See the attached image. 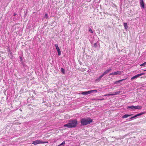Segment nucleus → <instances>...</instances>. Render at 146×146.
<instances>
[{
    "mask_svg": "<svg viewBox=\"0 0 146 146\" xmlns=\"http://www.w3.org/2000/svg\"><path fill=\"white\" fill-rule=\"evenodd\" d=\"M78 124V122L76 119L70 120L69 123L64 124V127L69 128H74L76 127Z\"/></svg>",
    "mask_w": 146,
    "mask_h": 146,
    "instance_id": "f257e3e1",
    "label": "nucleus"
},
{
    "mask_svg": "<svg viewBox=\"0 0 146 146\" xmlns=\"http://www.w3.org/2000/svg\"><path fill=\"white\" fill-rule=\"evenodd\" d=\"M92 119L89 118L87 119L83 118L81 119L80 122L81 125L82 126H84L90 124L92 122Z\"/></svg>",
    "mask_w": 146,
    "mask_h": 146,
    "instance_id": "f03ea898",
    "label": "nucleus"
},
{
    "mask_svg": "<svg viewBox=\"0 0 146 146\" xmlns=\"http://www.w3.org/2000/svg\"><path fill=\"white\" fill-rule=\"evenodd\" d=\"M48 143V142H44L40 140H37L35 141H33L32 144H33L35 145H36L38 144H39L40 143Z\"/></svg>",
    "mask_w": 146,
    "mask_h": 146,
    "instance_id": "7ed1b4c3",
    "label": "nucleus"
},
{
    "mask_svg": "<svg viewBox=\"0 0 146 146\" xmlns=\"http://www.w3.org/2000/svg\"><path fill=\"white\" fill-rule=\"evenodd\" d=\"M145 113V112H141L139 113L138 114H137L136 115H135L133 116L132 117H131L130 119H127V120L129 119V121H131L132 120V119H134L136 117L139 116L140 115H141L144 113Z\"/></svg>",
    "mask_w": 146,
    "mask_h": 146,
    "instance_id": "20e7f679",
    "label": "nucleus"
},
{
    "mask_svg": "<svg viewBox=\"0 0 146 146\" xmlns=\"http://www.w3.org/2000/svg\"><path fill=\"white\" fill-rule=\"evenodd\" d=\"M121 71H117V72H114L110 73V75H113V76H115L118 75H119L121 74Z\"/></svg>",
    "mask_w": 146,
    "mask_h": 146,
    "instance_id": "39448f33",
    "label": "nucleus"
},
{
    "mask_svg": "<svg viewBox=\"0 0 146 146\" xmlns=\"http://www.w3.org/2000/svg\"><path fill=\"white\" fill-rule=\"evenodd\" d=\"M145 74V73H142L137 74L135 75L134 76H133L131 78V80H133L135 78H138V77H139L140 76H141L142 75Z\"/></svg>",
    "mask_w": 146,
    "mask_h": 146,
    "instance_id": "423d86ee",
    "label": "nucleus"
},
{
    "mask_svg": "<svg viewBox=\"0 0 146 146\" xmlns=\"http://www.w3.org/2000/svg\"><path fill=\"white\" fill-rule=\"evenodd\" d=\"M55 46L57 51L58 52V55L60 56L61 54V51L60 50V49L58 47V45L57 44H56L54 45Z\"/></svg>",
    "mask_w": 146,
    "mask_h": 146,
    "instance_id": "0eeeda50",
    "label": "nucleus"
},
{
    "mask_svg": "<svg viewBox=\"0 0 146 146\" xmlns=\"http://www.w3.org/2000/svg\"><path fill=\"white\" fill-rule=\"evenodd\" d=\"M140 6L142 8L144 9L145 6L143 0H139Z\"/></svg>",
    "mask_w": 146,
    "mask_h": 146,
    "instance_id": "6e6552de",
    "label": "nucleus"
},
{
    "mask_svg": "<svg viewBox=\"0 0 146 146\" xmlns=\"http://www.w3.org/2000/svg\"><path fill=\"white\" fill-rule=\"evenodd\" d=\"M80 93L84 95H86L88 94H90V91H85V92H80Z\"/></svg>",
    "mask_w": 146,
    "mask_h": 146,
    "instance_id": "1a4fd4ad",
    "label": "nucleus"
},
{
    "mask_svg": "<svg viewBox=\"0 0 146 146\" xmlns=\"http://www.w3.org/2000/svg\"><path fill=\"white\" fill-rule=\"evenodd\" d=\"M112 69L111 68H109L108 69L104 71L102 75L104 76L105 74L108 73Z\"/></svg>",
    "mask_w": 146,
    "mask_h": 146,
    "instance_id": "9d476101",
    "label": "nucleus"
},
{
    "mask_svg": "<svg viewBox=\"0 0 146 146\" xmlns=\"http://www.w3.org/2000/svg\"><path fill=\"white\" fill-rule=\"evenodd\" d=\"M104 76L102 74L100 76H99L98 78L96 79L95 80V81L96 82H99L101 80V78Z\"/></svg>",
    "mask_w": 146,
    "mask_h": 146,
    "instance_id": "9b49d317",
    "label": "nucleus"
},
{
    "mask_svg": "<svg viewBox=\"0 0 146 146\" xmlns=\"http://www.w3.org/2000/svg\"><path fill=\"white\" fill-rule=\"evenodd\" d=\"M133 114H126L124 115L123 116H122V118H126L127 117H128L129 116H131L132 115H133Z\"/></svg>",
    "mask_w": 146,
    "mask_h": 146,
    "instance_id": "f8f14e48",
    "label": "nucleus"
},
{
    "mask_svg": "<svg viewBox=\"0 0 146 146\" xmlns=\"http://www.w3.org/2000/svg\"><path fill=\"white\" fill-rule=\"evenodd\" d=\"M121 92L120 91L116 92L114 93L113 94H111L110 96H113L114 95H117L119 94Z\"/></svg>",
    "mask_w": 146,
    "mask_h": 146,
    "instance_id": "ddd939ff",
    "label": "nucleus"
},
{
    "mask_svg": "<svg viewBox=\"0 0 146 146\" xmlns=\"http://www.w3.org/2000/svg\"><path fill=\"white\" fill-rule=\"evenodd\" d=\"M127 109H131V110H133L135 109V106H128L127 107Z\"/></svg>",
    "mask_w": 146,
    "mask_h": 146,
    "instance_id": "4468645a",
    "label": "nucleus"
},
{
    "mask_svg": "<svg viewBox=\"0 0 146 146\" xmlns=\"http://www.w3.org/2000/svg\"><path fill=\"white\" fill-rule=\"evenodd\" d=\"M123 25L125 29L127 30L128 28L127 23H123Z\"/></svg>",
    "mask_w": 146,
    "mask_h": 146,
    "instance_id": "2eb2a0df",
    "label": "nucleus"
},
{
    "mask_svg": "<svg viewBox=\"0 0 146 146\" xmlns=\"http://www.w3.org/2000/svg\"><path fill=\"white\" fill-rule=\"evenodd\" d=\"M135 109H141L142 108V107L141 106H135Z\"/></svg>",
    "mask_w": 146,
    "mask_h": 146,
    "instance_id": "dca6fc26",
    "label": "nucleus"
},
{
    "mask_svg": "<svg viewBox=\"0 0 146 146\" xmlns=\"http://www.w3.org/2000/svg\"><path fill=\"white\" fill-rule=\"evenodd\" d=\"M65 144V141H63L61 144L57 146H64Z\"/></svg>",
    "mask_w": 146,
    "mask_h": 146,
    "instance_id": "f3484780",
    "label": "nucleus"
},
{
    "mask_svg": "<svg viewBox=\"0 0 146 146\" xmlns=\"http://www.w3.org/2000/svg\"><path fill=\"white\" fill-rule=\"evenodd\" d=\"M90 92L91 94L93 92L96 93L97 92V91L96 90H90Z\"/></svg>",
    "mask_w": 146,
    "mask_h": 146,
    "instance_id": "a211bd4d",
    "label": "nucleus"
},
{
    "mask_svg": "<svg viewBox=\"0 0 146 146\" xmlns=\"http://www.w3.org/2000/svg\"><path fill=\"white\" fill-rule=\"evenodd\" d=\"M127 78H125V79H121V80H119L117 81V83L120 82H122L123 81H124V80H126V79H127Z\"/></svg>",
    "mask_w": 146,
    "mask_h": 146,
    "instance_id": "6ab92c4d",
    "label": "nucleus"
},
{
    "mask_svg": "<svg viewBox=\"0 0 146 146\" xmlns=\"http://www.w3.org/2000/svg\"><path fill=\"white\" fill-rule=\"evenodd\" d=\"M141 66H146V62L140 65Z\"/></svg>",
    "mask_w": 146,
    "mask_h": 146,
    "instance_id": "aec40b11",
    "label": "nucleus"
},
{
    "mask_svg": "<svg viewBox=\"0 0 146 146\" xmlns=\"http://www.w3.org/2000/svg\"><path fill=\"white\" fill-rule=\"evenodd\" d=\"M98 44L97 42H96L94 44L93 46L95 48H96L98 47Z\"/></svg>",
    "mask_w": 146,
    "mask_h": 146,
    "instance_id": "412c9836",
    "label": "nucleus"
},
{
    "mask_svg": "<svg viewBox=\"0 0 146 146\" xmlns=\"http://www.w3.org/2000/svg\"><path fill=\"white\" fill-rule=\"evenodd\" d=\"M21 63L22 66L25 68V67L27 66L23 62H22Z\"/></svg>",
    "mask_w": 146,
    "mask_h": 146,
    "instance_id": "4be33fe9",
    "label": "nucleus"
},
{
    "mask_svg": "<svg viewBox=\"0 0 146 146\" xmlns=\"http://www.w3.org/2000/svg\"><path fill=\"white\" fill-rule=\"evenodd\" d=\"M61 72H62L64 74H65V70L63 68H61Z\"/></svg>",
    "mask_w": 146,
    "mask_h": 146,
    "instance_id": "5701e85b",
    "label": "nucleus"
},
{
    "mask_svg": "<svg viewBox=\"0 0 146 146\" xmlns=\"http://www.w3.org/2000/svg\"><path fill=\"white\" fill-rule=\"evenodd\" d=\"M89 31L90 32V33H93V31L90 28L89 29Z\"/></svg>",
    "mask_w": 146,
    "mask_h": 146,
    "instance_id": "b1692460",
    "label": "nucleus"
},
{
    "mask_svg": "<svg viewBox=\"0 0 146 146\" xmlns=\"http://www.w3.org/2000/svg\"><path fill=\"white\" fill-rule=\"evenodd\" d=\"M20 61H21V62H23V59H22V57H20Z\"/></svg>",
    "mask_w": 146,
    "mask_h": 146,
    "instance_id": "393cba45",
    "label": "nucleus"
},
{
    "mask_svg": "<svg viewBox=\"0 0 146 146\" xmlns=\"http://www.w3.org/2000/svg\"><path fill=\"white\" fill-rule=\"evenodd\" d=\"M110 95H111V94H105V95H104L103 96H110Z\"/></svg>",
    "mask_w": 146,
    "mask_h": 146,
    "instance_id": "a878e982",
    "label": "nucleus"
},
{
    "mask_svg": "<svg viewBox=\"0 0 146 146\" xmlns=\"http://www.w3.org/2000/svg\"><path fill=\"white\" fill-rule=\"evenodd\" d=\"M44 17H48V14L45 13V14Z\"/></svg>",
    "mask_w": 146,
    "mask_h": 146,
    "instance_id": "bb28decb",
    "label": "nucleus"
},
{
    "mask_svg": "<svg viewBox=\"0 0 146 146\" xmlns=\"http://www.w3.org/2000/svg\"><path fill=\"white\" fill-rule=\"evenodd\" d=\"M104 100V98H102V99H98V100Z\"/></svg>",
    "mask_w": 146,
    "mask_h": 146,
    "instance_id": "cd10ccee",
    "label": "nucleus"
},
{
    "mask_svg": "<svg viewBox=\"0 0 146 146\" xmlns=\"http://www.w3.org/2000/svg\"><path fill=\"white\" fill-rule=\"evenodd\" d=\"M118 83L117 82V81H116L114 82V84H117Z\"/></svg>",
    "mask_w": 146,
    "mask_h": 146,
    "instance_id": "c85d7f7f",
    "label": "nucleus"
},
{
    "mask_svg": "<svg viewBox=\"0 0 146 146\" xmlns=\"http://www.w3.org/2000/svg\"><path fill=\"white\" fill-rule=\"evenodd\" d=\"M16 15H17V14H16V13H14L13 15H14V16H16Z\"/></svg>",
    "mask_w": 146,
    "mask_h": 146,
    "instance_id": "c756f323",
    "label": "nucleus"
},
{
    "mask_svg": "<svg viewBox=\"0 0 146 146\" xmlns=\"http://www.w3.org/2000/svg\"><path fill=\"white\" fill-rule=\"evenodd\" d=\"M33 93L34 94H36V93H35V91H34L33 92Z\"/></svg>",
    "mask_w": 146,
    "mask_h": 146,
    "instance_id": "7c9ffc66",
    "label": "nucleus"
},
{
    "mask_svg": "<svg viewBox=\"0 0 146 146\" xmlns=\"http://www.w3.org/2000/svg\"><path fill=\"white\" fill-rule=\"evenodd\" d=\"M144 71H146V69L143 70Z\"/></svg>",
    "mask_w": 146,
    "mask_h": 146,
    "instance_id": "2f4dec72",
    "label": "nucleus"
},
{
    "mask_svg": "<svg viewBox=\"0 0 146 146\" xmlns=\"http://www.w3.org/2000/svg\"><path fill=\"white\" fill-rule=\"evenodd\" d=\"M0 111H1V110H0Z\"/></svg>",
    "mask_w": 146,
    "mask_h": 146,
    "instance_id": "473e14b6",
    "label": "nucleus"
}]
</instances>
